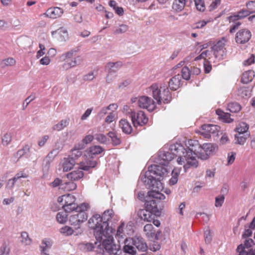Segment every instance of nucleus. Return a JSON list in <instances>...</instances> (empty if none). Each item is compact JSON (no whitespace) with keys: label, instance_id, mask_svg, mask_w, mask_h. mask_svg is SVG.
<instances>
[{"label":"nucleus","instance_id":"f257e3e1","mask_svg":"<svg viewBox=\"0 0 255 255\" xmlns=\"http://www.w3.org/2000/svg\"><path fill=\"white\" fill-rule=\"evenodd\" d=\"M167 173V169L164 167L152 164L144 175H140V179L144 184L152 189L148 192L149 197L144 204L145 209H140L137 212V216L141 220L151 222L155 216H160L164 207L162 200L165 199V196L159 190L163 189L161 181Z\"/></svg>","mask_w":255,"mask_h":255},{"label":"nucleus","instance_id":"f03ea898","mask_svg":"<svg viewBox=\"0 0 255 255\" xmlns=\"http://www.w3.org/2000/svg\"><path fill=\"white\" fill-rule=\"evenodd\" d=\"M114 215L112 209H107L102 215L96 214L88 221L89 227L93 230L96 240L102 241L103 248L98 246L96 248V255H121L122 253L120 246L114 243L113 233L115 230L109 225Z\"/></svg>","mask_w":255,"mask_h":255},{"label":"nucleus","instance_id":"7ed1b4c3","mask_svg":"<svg viewBox=\"0 0 255 255\" xmlns=\"http://www.w3.org/2000/svg\"><path fill=\"white\" fill-rule=\"evenodd\" d=\"M185 145L186 148L181 143L176 142L170 145L168 151L160 150L157 159L159 164L157 165L167 169L165 166L168 165L169 161L178 156L177 162L183 165L185 171L191 167L196 168L198 162L196 156L201 145L198 140L189 139Z\"/></svg>","mask_w":255,"mask_h":255},{"label":"nucleus","instance_id":"20e7f679","mask_svg":"<svg viewBox=\"0 0 255 255\" xmlns=\"http://www.w3.org/2000/svg\"><path fill=\"white\" fill-rule=\"evenodd\" d=\"M149 89L152 93L153 98L156 101L157 104L158 105H161L162 102L168 104L171 101V94L165 83L161 84L160 88L157 84H152L149 87Z\"/></svg>","mask_w":255,"mask_h":255},{"label":"nucleus","instance_id":"39448f33","mask_svg":"<svg viewBox=\"0 0 255 255\" xmlns=\"http://www.w3.org/2000/svg\"><path fill=\"white\" fill-rule=\"evenodd\" d=\"M128 114L134 127L142 126L148 122V118L145 116L144 112L142 111H139L136 112L134 110H130Z\"/></svg>","mask_w":255,"mask_h":255},{"label":"nucleus","instance_id":"423d86ee","mask_svg":"<svg viewBox=\"0 0 255 255\" xmlns=\"http://www.w3.org/2000/svg\"><path fill=\"white\" fill-rule=\"evenodd\" d=\"M86 210H82L80 212H75L70 216L69 222L74 227H80V225L87 220V214Z\"/></svg>","mask_w":255,"mask_h":255},{"label":"nucleus","instance_id":"0eeeda50","mask_svg":"<svg viewBox=\"0 0 255 255\" xmlns=\"http://www.w3.org/2000/svg\"><path fill=\"white\" fill-rule=\"evenodd\" d=\"M123 64L121 61L116 62H108L106 66V69H108V74L106 78V82L108 84L111 83L116 75L117 72L122 66Z\"/></svg>","mask_w":255,"mask_h":255},{"label":"nucleus","instance_id":"6e6552de","mask_svg":"<svg viewBox=\"0 0 255 255\" xmlns=\"http://www.w3.org/2000/svg\"><path fill=\"white\" fill-rule=\"evenodd\" d=\"M138 106L140 108L146 109L150 112L153 111L156 107L153 99L145 96L138 97Z\"/></svg>","mask_w":255,"mask_h":255},{"label":"nucleus","instance_id":"1a4fd4ad","mask_svg":"<svg viewBox=\"0 0 255 255\" xmlns=\"http://www.w3.org/2000/svg\"><path fill=\"white\" fill-rule=\"evenodd\" d=\"M203 131L202 134L205 137H210L211 134L217 135L220 130V127L213 124H204L201 127Z\"/></svg>","mask_w":255,"mask_h":255},{"label":"nucleus","instance_id":"9d476101","mask_svg":"<svg viewBox=\"0 0 255 255\" xmlns=\"http://www.w3.org/2000/svg\"><path fill=\"white\" fill-rule=\"evenodd\" d=\"M251 36V32L249 29L244 28L237 32L235 39L237 43L243 44L248 42Z\"/></svg>","mask_w":255,"mask_h":255},{"label":"nucleus","instance_id":"9b49d317","mask_svg":"<svg viewBox=\"0 0 255 255\" xmlns=\"http://www.w3.org/2000/svg\"><path fill=\"white\" fill-rule=\"evenodd\" d=\"M203 145L204 150L206 151V153H203L202 155V160L208 159L210 156L214 154L218 149V146L215 143H205Z\"/></svg>","mask_w":255,"mask_h":255},{"label":"nucleus","instance_id":"f8f14e48","mask_svg":"<svg viewBox=\"0 0 255 255\" xmlns=\"http://www.w3.org/2000/svg\"><path fill=\"white\" fill-rule=\"evenodd\" d=\"M74 228V229L68 226H65L60 229V233L65 236H71L73 234L75 236H78L83 232V230L81 227Z\"/></svg>","mask_w":255,"mask_h":255},{"label":"nucleus","instance_id":"ddd939ff","mask_svg":"<svg viewBox=\"0 0 255 255\" xmlns=\"http://www.w3.org/2000/svg\"><path fill=\"white\" fill-rule=\"evenodd\" d=\"M132 244L139 251L145 252L148 249L145 240L140 236H135L131 239Z\"/></svg>","mask_w":255,"mask_h":255},{"label":"nucleus","instance_id":"4468645a","mask_svg":"<svg viewBox=\"0 0 255 255\" xmlns=\"http://www.w3.org/2000/svg\"><path fill=\"white\" fill-rule=\"evenodd\" d=\"M89 207V205L87 203H82L78 206L76 203H74L72 206L63 205L62 208L64 209L66 213H70L72 211L80 212L82 210H87Z\"/></svg>","mask_w":255,"mask_h":255},{"label":"nucleus","instance_id":"2eb2a0df","mask_svg":"<svg viewBox=\"0 0 255 255\" xmlns=\"http://www.w3.org/2000/svg\"><path fill=\"white\" fill-rule=\"evenodd\" d=\"M181 77L177 74L172 77L168 82V87L172 91L177 90L182 85Z\"/></svg>","mask_w":255,"mask_h":255},{"label":"nucleus","instance_id":"dca6fc26","mask_svg":"<svg viewBox=\"0 0 255 255\" xmlns=\"http://www.w3.org/2000/svg\"><path fill=\"white\" fill-rule=\"evenodd\" d=\"M63 13L62 8L58 7H54L49 8L43 15L47 17L52 19H55L61 16Z\"/></svg>","mask_w":255,"mask_h":255},{"label":"nucleus","instance_id":"f3484780","mask_svg":"<svg viewBox=\"0 0 255 255\" xmlns=\"http://www.w3.org/2000/svg\"><path fill=\"white\" fill-rule=\"evenodd\" d=\"M30 145L25 144L22 148L19 149L14 154V157L16 159V161L19 160L22 157H25L26 158H29L30 156Z\"/></svg>","mask_w":255,"mask_h":255},{"label":"nucleus","instance_id":"a211bd4d","mask_svg":"<svg viewBox=\"0 0 255 255\" xmlns=\"http://www.w3.org/2000/svg\"><path fill=\"white\" fill-rule=\"evenodd\" d=\"M51 34L55 36L60 41H65L68 38V34L66 29L60 27L57 30L52 31Z\"/></svg>","mask_w":255,"mask_h":255},{"label":"nucleus","instance_id":"6ab92c4d","mask_svg":"<svg viewBox=\"0 0 255 255\" xmlns=\"http://www.w3.org/2000/svg\"><path fill=\"white\" fill-rule=\"evenodd\" d=\"M96 165V161L88 159L85 161H82L80 163L79 169L89 172L91 169L94 168Z\"/></svg>","mask_w":255,"mask_h":255},{"label":"nucleus","instance_id":"aec40b11","mask_svg":"<svg viewBox=\"0 0 255 255\" xmlns=\"http://www.w3.org/2000/svg\"><path fill=\"white\" fill-rule=\"evenodd\" d=\"M82 62V59L80 56L74 57L71 60H68L63 64V67L64 69L67 70L79 65Z\"/></svg>","mask_w":255,"mask_h":255},{"label":"nucleus","instance_id":"412c9836","mask_svg":"<svg viewBox=\"0 0 255 255\" xmlns=\"http://www.w3.org/2000/svg\"><path fill=\"white\" fill-rule=\"evenodd\" d=\"M119 127L122 129L123 132L129 134L132 130V128L130 124L126 119H122L119 122Z\"/></svg>","mask_w":255,"mask_h":255},{"label":"nucleus","instance_id":"4be33fe9","mask_svg":"<svg viewBox=\"0 0 255 255\" xmlns=\"http://www.w3.org/2000/svg\"><path fill=\"white\" fill-rule=\"evenodd\" d=\"M84 176V173L79 168L74 170L67 174V177L72 181H76L82 178Z\"/></svg>","mask_w":255,"mask_h":255},{"label":"nucleus","instance_id":"5701e85b","mask_svg":"<svg viewBox=\"0 0 255 255\" xmlns=\"http://www.w3.org/2000/svg\"><path fill=\"white\" fill-rule=\"evenodd\" d=\"M255 77V72L253 70H248L243 73L241 82L244 84H248L251 82Z\"/></svg>","mask_w":255,"mask_h":255},{"label":"nucleus","instance_id":"b1692460","mask_svg":"<svg viewBox=\"0 0 255 255\" xmlns=\"http://www.w3.org/2000/svg\"><path fill=\"white\" fill-rule=\"evenodd\" d=\"M128 242V240L126 239L124 241L125 245L123 248L124 253L129 255H135L136 254V249L132 245H130Z\"/></svg>","mask_w":255,"mask_h":255},{"label":"nucleus","instance_id":"393cba45","mask_svg":"<svg viewBox=\"0 0 255 255\" xmlns=\"http://www.w3.org/2000/svg\"><path fill=\"white\" fill-rule=\"evenodd\" d=\"M75 163V159H72V158L67 157L65 158L62 166L63 171L67 172L73 168Z\"/></svg>","mask_w":255,"mask_h":255},{"label":"nucleus","instance_id":"a878e982","mask_svg":"<svg viewBox=\"0 0 255 255\" xmlns=\"http://www.w3.org/2000/svg\"><path fill=\"white\" fill-rule=\"evenodd\" d=\"M249 128V126L247 123L245 122H241L238 124L235 130L238 132V133H239L240 134H244L247 133H249L248 132Z\"/></svg>","mask_w":255,"mask_h":255},{"label":"nucleus","instance_id":"bb28decb","mask_svg":"<svg viewBox=\"0 0 255 255\" xmlns=\"http://www.w3.org/2000/svg\"><path fill=\"white\" fill-rule=\"evenodd\" d=\"M185 3V0H174L172 8L176 12L181 11L184 9Z\"/></svg>","mask_w":255,"mask_h":255},{"label":"nucleus","instance_id":"cd10ccee","mask_svg":"<svg viewBox=\"0 0 255 255\" xmlns=\"http://www.w3.org/2000/svg\"><path fill=\"white\" fill-rule=\"evenodd\" d=\"M52 161V159L50 157L49 154H48L43 159L42 163V171L44 174L48 173Z\"/></svg>","mask_w":255,"mask_h":255},{"label":"nucleus","instance_id":"c85d7f7f","mask_svg":"<svg viewBox=\"0 0 255 255\" xmlns=\"http://www.w3.org/2000/svg\"><path fill=\"white\" fill-rule=\"evenodd\" d=\"M216 114L224 122L231 123L233 121V119L230 118V114L228 113H226L221 110H218L216 111Z\"/></svg>","mask_w":255,"mask_h":255},{"label":"nucleus","instance_id":"c756f323","mask_svg":"<svg viewBox=\"0 0 255 255\" xmlns=\"http://www.w3.org/2000/svg\"><path fill=\"white\" fill-rule=\"evenodd\" d=\"M227 39L225 37H223L221 40H219L215 45L212 47V51H217L220 50L226 49L225 48V43L227 42Z\"/></svg>","mask_w":255,"mask_h":255},{"label":"nucleus","instance_id":"7c9ffc66","mask_svg":"<svg viewBox=\"0 0 255 255\" xmlns=\"http://www.w3.org/2000/svg\"><path fill=\"white\" fill-rule=\"evenodd\" d=\"M236 251L239 253L238 255H255V253L253 250L246 251L245 247L243 244H240L237 247Z\"/></svg>","mask_w":255,"mask_h":255},{"label":"nucleus","instance_id":"2f4dec72","mask_svg":"<svg viewBox=\"0 0 255 255\" xmlns=\"http://www.w3.org/2000/svg\"><path fill=\"white\" fill-rule=\"evenodd\" d=\"M250 133H247L244 134H240L239 133L236 134L235 136V143L236 144H239L241 145L244 144L246 141L247 139L250 136Z\"/></svg>","mask_w":255,"mask_h":255},{"label":"nucleus","instance_id":"473e14b6","mask_svg":"<svg viewBox=\"0 0 255 255\" xmlns=\"http://www.w3.org/2000/svg\"><path fill=\"white\" fill-rule=\"evenodd\" d=\"M108 136L111 138L112 144L114 146H117L121 144V139L117 136L115 131H110L107 134Z\"/></svg>","mask_w":255,"mask_h":255},{"label":"nucleus","instance_id":"72a5a7b5","mask_svg":"<svg viewBox=\"0 0 255 255\" xmlns=\"http://www.w3.org/2000/svg\"><path fill=\"white\" fill-rule=\"evenodd\" d=\"M69 124V119H64L60 121L58 124L55 125L52 128L54 130L60 131L65 127H67Z\"/></svg>","mask_w":255,"mask_h":255},{"label":"nucleus","instance_id":"f704fd0d","mask_svg":"<svg viewBox=\"0 0 255 255\" xmlns=\"http://www.w3.org/2000/svg\"><path fill=\"white\" fill-rule=\"evenodd\" d=\"M78 51L79 49L78 48H73L69 51L63 53L60 56V58L63 61L69 60L70 59L73 58L74 54L78 52Z\"/></svg>","mask_w":255,"mask_h":255},{"label":"nucleus","instance_id":"c9c22d12","mask_svg":"<svg viewBox=\"0 0 255 255\" xmlns=\"http://www.w3.org/2000/svg\"><path fill=\"white\" fill-rule=\"evenodd\" d=\"M228 110L231 113H238L241 110V106L237 102H231L228 104Z\"/></svg>","mask_w":255,"mask_h":255},{"label":"nucleus","instance_id":"e433bc0d","mask_svg":"<svg viewBox=\"0 0 255 255\" xmlns=\"http://www.w3.org/2000/svg\"><path fill=\"white\" fill-rule=\"evenodd\" d=\"M77 185L73 181L65 182L62 185V189L66 191H71L76 189Z\"/></svg>","mask_w":255,"mask_h":255},{"label":"nucleus","instance_id":"4c0bfd02","mask_svg":"<svg viewBox=\"0 0 255 255\" xmlns=\"http://www.w3.org/2000/svg\"><path fill=\"white\" fill-rule=\"evenodd\" d=\"M20 238H21L20 242L25 246L30 245L32 243V240L29 237L26 232H22Z\"/></svg>","mask_w":255,"mask_h":255},{"label":"nucleus","instance_id":"58836bf2","mask_svg":"<svg viewBox=\"0 0 255 255\" xmlns=\"http://www.w3.org/2000/svg\"><path fill=\"white\" fill-rule=\"evenodd\" d=\"M251 90L250 87H243L238 89V94L242 98L250 97Z\"/></svg>","mask_w":255,"mask_h":255},{"label":"nucleus","instance_id":"ea45409f","mask_svg":"<svg viewBox=\"0 0 255 255\" xmlns=\"http://www.w3.org/2000/svg\"><path fill=\"white\" fill-rule=\"evenodd\" d=\"M76 200L75 197L72 195L70 194H66L65 196L64 203L61 204L62 207L63 205H68L72 206L74 205Z\"/></svg>","mask_w":255,"mask_h":255},{"label":"nucleus","instance_id":"a19ab883","mask_svg":"<svg viewBox=\"0 0 255 255\" xmlns=\"http://www.w3.org/2000/svg\"><path fill=\"white\" fill-rule=\"evenodd\" d=\"M16 63L15 60L12 57H8L2 60L1 62L0 65L2 67L6 66H12Z\"/></svg>","mask_w":255,"mask_h":255},{"label":"nucleus","instance_id":"79ce46f5","mask_svg":"<svg viewBox=\"0 0 255 255\" xmlns=\"http://www.w3.org/2000/svg\"><path fill=\"white\" fill-rule=\"evenodd\" d=\"M67 213L61 212L57 213L56 215V220L57 222L60 224H64L67 220Z\"/></svg>","mask_w":255,"mask_h":255},{"label":"nucleus","instance_id":"37998d69","mask_svg":"<svg viewBox=\"0 0 255 255\" xmlns=\"http://www.w3.org/2000/svg\"><path fill=\"white\" fill-rule=\"evenodd\" d=\"M12 134L10 132H6L5 133L2 137H1V143L3 145L7 146L8 145L11 141Z\"/></svg>","mask_w":255,"mask_h":255},{"label":"nucleus","instance_id":"c03bdc74","mask_svg":"<svg viewBox=\"0 0 255 255\" xmlns=\"http://www.w3.org/2000/svg\"><path fill=\"white\" fill-rule=\"evenodd\" d=\"M191 71L186 66L183 67L181 70V78L185 80H189L190 79Z\"/></svg>","mask_w":255,"mask_h":255},{"label":"nucleus","instance_id":"a18cd8bd","mask_svg":"<svg viewBox=\"0 0 255 255\" xmlns=\"http://www.w3.org/2000/svg\"><path fill=\"white\" fill-rule=\"evenodd\" d=\"M103 151L104 149L100 145L92 146L89 148V152L91 155H98Z\"/></svg>","mask_w":255,"mask_h":255},{"label":"nucleus","instance_id":"49530a36","mask_svg":"<svg viewBox=\"0 0 255 255\" xmlns=\"http://www.w3.org/2000/svg\"><path fill=\"white\" fill-rule=\"evenodd\" d=\"M111 106L114 107V110H117L118 108V106L116 104H111L107 107L103 108L99 112L98 116L100 117H104L107 114V111L111 110Z\"/></svg>","mask_w":255,"mask_h":255},{"label":"nucleus","instance_id":"de8ad7c7","mask_svg":"<svg viewBox=\"0 0 255 255\" xmlns=\"http://www.w3.org/2000/svg\"><path fill=\"white\" fill-rule=\"evenodd\" d=\"M94 138L99 143L102 144H106L109 141L107 137L104 134L97 133L94 135Z\"/></svg>","mask_w":255,"mask_h":255},{"label":"nucleus","instance_id":"09e8293b","mask_svg":"<svg viewBox=\"0 0 255 255\" xmlns=\"http://www.w3.org/2000/svg\"><path fill=\"white\" fill-rule=\"evenodd\" d=\"M128 26L126 24H121L119 26L117 27L115 30L114 31V34H122L128 31Z\"/></svg>","mask_w":255,"mask_h":255},{"label":"nucleus","instance_id":"8fccbe9b","mask_svg":"<svg viewBox=\"0 0 255 255\" xmlns=\"http://www.w3.org/2000/svg\"><path fill=\"white\" fill-rule=\"evenodd\" d=\"M196 9L200 11H204L206 9L204 0H194Z\"/></svg>","mask_w":255,"mask_h":255},{"label":"nucleus","instance_id":"3c124183","mask_svg":"<svg viewBox=\"0 0 255 255\" xmlns=\"http://www.w3.org/2000/svg\"><path fill=\"white\" fill-rule=\"evenodd\" d=\"M226 49L220 50L217 51H213V54L216 59L222 60L226 55Z\"/></svg>","mask_w":255,"mask_h":255},{"label":"nucleus","instance_id":"603ef678","mask_svg":"<svg viewBox=\"0 0 255 255\" xmlns=\"http://www.w3.org/2000/svg\"><path fill=\"white\" fill-rule=\"evenodd\" d=\"M52 246V244L48 239H44L42 240L41 245H40L41 250L46 251L48 249H50Z\"/></svg>","mask_w":255,"mask_h":255},{"label":"nucleus","instance_id":"864d4df0","mask_svg":"<svg viewBox=\"0 0 255 255\" xmlns=\"http://www.w3.org/2000/svg\"><path fill=\"white\" fill-rule=\"evenodd\" d=\"M63 181L59 178H56L53 182L50 183V186L53 188L59 187V189H62V185L63 184Z\"/></svg>","mask_w":255,"mask_h":255},{"label":"nucleus","instance_id":"5fc2aeb1","mask_svg":"<svg viewBox=\"0 0 255 255\" xmlns=\"http://www.w3.org/2000/svg\"><path fill=\"white\" fill-rule=\"evenodd\" d=\"M71 154L69 156V158H72V159H74L75 160L76 159H77L78 157H80L82 154V152L81 150L78 149H75L73 148L71 150Z\"/></svg>","mask_w":255,"mask_h":255},{"label":"nucleus","instance_id":"6e6d98bb","mask_svg":"<svg viewBox=\"0 0 255 255\" xmlns=\"http://www.w3.org/2000/svg\"><path fill=\"white\" fill-rule=\"evenodd\" d=\"M79 246L81 248H83L87 251H91L95 248L94 244L91 243H82Z\"/></svg>","mask_w":255,"mask_h":255},{"label":"nucleus","instance_id":"4d7b16f0","mask_svg":"<svg viewBox=\"0 0 255 255\" xmlns=\"http://www.w3.org/2000/svg\"><path fill=\"white\" fill-rule=\"evenodd\" d=\"M239 18L243 19L251 14L250 11H248L247 9H242L239 11H237Z\"/></svg>","mask_w":255,"mask_h":255},{"label":"nucleus","instance_id":"13d9d810","mask_svg":"<svg viewBox=\"0 0 255 255\" xmlns=\"http://www.w3.org/2000/svg\"><path fill=\"white\" fill-rule=\"evenodd\" d=\"M225 197L224 195L219 196L215 198V206L217 207H221L224 203Z\"/></svg>","mask_w":255,"mask_h":255},{"label":"nucleus","instance_id":"bf43d9fd","mask_svg":"<svg viewBox=\"0 0 255 255\" xmlns=\"http://www.w3.org/2000/svg\"><path fill=\"white\" fill-rule=\"evenodd\" d=\"M246 6L248 11H250L251 14L255 12V1H249L246 3Z\"/></svg>","mask_w":255,"mask_h":255},{"label":"nucleus","instance_id":"052dcab7","mask_svg":"<svg viewBox=\"0 0 255 255\" xmlns=\"http://www.w3.org/2000/svg\"><path fill=\"white\" fill-rule=\"evenodd\" d=\"M204 238L206 243L209 244L211 242L212 238L209 229H207L204 232Z\"/></svg>","mask_w":255,"mask_h":255},{"label":"nucleus","instance_id":"680f3d73","mask_svg":"<svg viewBox=\"0 0 255 255\" xmlns=\"http://www.w3.org/2000/svg\"><path fill=\"white\" fill-rule=\"evenodd\" d=\"M207 24V22L205 20L199 21L198 22L194 23L192 25V28L193 29H199L205 26Z\"/></svg>","mask_w":255,"mask_h":255},{"label":"nucleus","instance_id":"e2e57ef3","mask_svg":"<svg viewBox=\"0 0 255 255\" xmlns=\"http://www.w3.org/2000/svg\"><path fill=\"white\" fill-rule=\"evenodd\" d=\"M161 246L160 244L155 242H153L152 243L149 245V249L152 252H156L160 250Z\"/></svg>","mask_w":255,"mask_h":255},{"label":"nucleus","instance_id":"0e129e2a","mask_svg":"<svg viewBox=\"0 0 255 255\" xmlns=\"http://www.w3.org/2000/svg\"><path fill=\"white\" fill-rule=\"evenodd\" d=\"M204 68L205 73H209L212 70V66L210 64V62L207 59H205L204 60Z\"/></svg>","mask_w":255,"mask_h":255},{"label":"nucleus","instance_id":"69168bd1","mask_svg":"<svg viewBox=\"0 0 255 255\" xmlns=\"http://www.w3.org/2000/svg\"><path fill=\"white\" fill-rule=\"evenodd\" d=\"M125 224L124 223H122L118 227L117 231V235L119 237L123 238L124 234V228Z\"/></svg>","mask_w":255,"mask_h":255},{"label":"nucleus","instance_id":"338daca9","mask_svg":"<svg viewBox=\"0 0 255 255\" xmlns=\"http://www.w3.org/2000/svg\"><path fill=\"white\" fill-rule=\"evenodd\" d=\"M14 178L9 179L6 183V188L8 189H12L14 186L15 183L16 182Z\"/></svg>","mask_w":255,"mask_h":255},{"label":"nucleus","instance_id":"774afa93","mask_svg":"<svg viewBox=\"0 0 255 255\" xmlns=\"http://www.w3.org/2000/svg\"><path fill=\"white\" fill-rule=\"evenodd\" d=\"M236 153L234 152H232L229 153H228V163L229 164H232L235 159L236 157Z\"/></svg>","mask_w":255,"mask_h":255}]
</instances>
